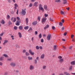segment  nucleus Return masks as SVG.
<instances>
[{"mask_svg":"<svg viewBox=\"0 0 75 75\" xmlns=\"http://www.w3.org/2000/svg\"><path fill=\"white\" fill-rule=\"evenodd\" d=\"M39 8L40 10H41L42 12L44 11V9L42 7V6L41 4H40L39 6Z\"/></svg>","mask_w":75,"mask_h":75,"instance_id":"f257e3e1","label":"nucleus"},{"mask_svg":"<svg viewBox=\"0 0 75 75\" xmlns=\"http://www.w3.org/2000/svg\"><path fill=\"white\" fill-rule=\"evenodd\" d=\"M25 10H26V9H24H24H22L21 13L23 16H25V14H26V11H25Z\"/></svg>","mask_w":75,"mask_h":75,"instance_id":"f03ea898","label":"nucleus"},{"mask_svg":"<svg viewBox=\"0 0 75 75\" xmlns=\"http://www.w3.org/2000/svg\"><path fill=\"white\" fill-rule=\"evenodd\" d=\"M47 20V18H43L42 19V23L44 24L45 23V22Z\"/></svg>","mask_w":75,"mask_h":75,"instance_id":"7ed1b4c3","label":"nucleus"},{"mask_svg":"<svg viewBox=\"0 0 75 75\" xmlns=\"http://www.w3.org/2000/svg\"><path fill=\"white\" fill-rule=\"evenodd\" d=\"M51 35L50 34H49L48 35L47 37V39L49 41L50 40V39H51Z\"/></svg>","mask_w":75,"mask_h":75,"instance_id":"20e7f679","label":"nucleus"},{"mask_svg":"<svg viewBox=\"0 0 75 75\" xmlns=\"http://www.w3.org/2000/svg\"><path fill=\"white\" fill-rule=\"evenodd\" d=\"M29 53L31 54L32 55H34V54H35V53L34 52H32V50H29Z\"/></svg>","mask_w":75,"mask_h":75,"instance_id":"39448f33","label":"nucleus"},{"mask_svg":"<svg viewBox=\"0 0 75 75\" xmlns=\"http://www.w3.org/2000/svg\"><path fill=\"white\" fill-rule=\"evenodd\" d=\"M34 69V67L32 65H31L29 67V69L30 70H33V69Z\"/></svg>","mask_w":75,"mask_h":75,"instance_id":"423d86ee","label":"nucleus"},{"mask_svg":"<svg viewBox=\"0 0 75 75\" xmlns=\"http://www.w3.org/2000/svg\"><path fill=\"white\" fill-rule=\"evenodd\" d=\"M21 22L20 21H16V25H20V23Z\"/></svg>","mask_w":75,"mask_h":75,"instance_id":"0eeeda50","label":"nucleus"},{"mask_svg":"<svg viewBox=\"0 0 75 75\" xmlns=\"http://www.w3.org/2000/svg\"><path fill=\"white\" fill-rule=\"evenodd\" d=\"M45 55L44 54H42L40 56V58L41 59H44Z\"/></svg>","mask_w":75,"mask_h":75,"instance_id":"6e6552de","label":"nucleus"},{"mask_svg":"<svg viewBox=\"0 0 75 75\" xmlns=\"http://www.w3.org/2000/svg\"><path fill=\"white\" fill-rule=\"evenodd\" d=\"M1 23L2 24H5V21L4 20H2L1 21Z\"/></svg>","mask_w":75,"mask_h":75,"instance_id":"1a4fd4ad","label":"nucleus"},{"mask_svg":"<svg viewBox=\"0 0 75 75\" xmlns=\"http://www.w3.org/2000/svg\"><path fill=\"white\" fill-rule=\"evenodd\" d=\"M18 35L19 36L20 38H21L22 37L21 33L20 32L18 33Z\"/></svg>","mask_w":75,"mask_h":75,"instance_id":"9d476101","label":"nucleus"},{"mask_svg":"<svg viewBox=\"0 0 75 75\" xmlns=\"http://www.w3.org/2000/svg\"><path fill=\"white\" fill-rule=\"evenodd\" d=\"M10 65H11V66H13V67H14V66L16 65V64L12 62L10 64Z\"/></svg>","mask_w":75,"mask_h":75,"instance_id":"9b49d317","label":"nucleus"},{"mask_svg":"<svg viewBox=\"0 0 75 75\" xmlns=\"http://www.w3.org/2000/svg\"><path fill=\"white\" fill-rule=\"evenodd\" d=\"M38 4V2L37 1L35 2L34 4H33V6H35L37 5V4Z\"/></svg>","mask_w":75,"mask_h":75,"instance_id":"f8f14e48","label":"nucleus"},{"mask_svg":"<svg viewBox=\"0 0 75 75\" xmlns=\"http://www.w3.org/2000/svg\"><path fill=\"white\" fill-rule=\"evenodd\" d=\"M49 27V25H47L44 28V30H46L47 28H48Z\"/></svg>","mask_w":75,"mask_h":75,"instance_id":"ddd939ff","label":"nucleus"},{"mask_svg":"<svg viewBox=\"0 0 75 75\" xmlns=\"http://www.w3.org/2000/svg\"><path fill=\"white\" fill-rule=\"evenodd\" d=\"M25 22L27 24H28V18H26Z\"/></svg>","mask_w":75,"mask_h":75,"instance_id":"4468645a","label":"nucleus"},{"mask_svg":"<svg viewBox=\"0 0 75 75\" xmlns=\"http://www.w3.org/2000/svg\"><path fill=\"white\" fill-rule=\"evenodd\" d=\"M37 24V21H34L32 23V24L33 25H36Z\"/></svg>","mask_w":75,"mask_h":75,"instance_id":"2eb2a0df","label":"nucleus"},{"mask_svg":"<svg viewBox=\"0 0 75 75\" xmlns=\"http://www.w3.org/2000/svg\"><path fill=\"white\" fill-rule=\"evenodd\" d=\"M46 67L47 66H46V65H43V66L42 69H46Z\"/></svg>","mask_w":75,"mask_h":75,"instance_id":"dca6fc26","label":"nucleus"},{"mask_svg":"<svg viewBox=\"0 0 75 75\" xmlns=\"http://www.w3.org/2000/svg\"><path fill=\"white\" fill-rule=\"evenodd\" d=\"M29 27L28 26H25L24 27V29L25 30H27L28 29Z\"/></svg>","mask_w":75,"mask_h":75,"instance_id":"f3484780","label":"nucleus"},{"mask_svg":"<svg viewBox=\"0 0 75 75\" xmlns=\"http://www.w3.org/2000/svg\"><path fill=\"white\" fill-rule=\"evenodd\" d=\"M44 7L45 10H47V6H46L45 5Z\"/></svg>","mask_w":75,"mask_h":75,"instance_id":"a211bd4d","label":"nucleus"},{"mask_svg":"<svg viewBox=\"0 0 75 75\" xmlns=\"http://www.w3.org/2000/svg\"><path fill=\"white\" fill-rule=\"evenodd\" d=\"M28 60H29L30 61V60H32V57H30V56L28 57Z\"/></svg>","mask_w":75,"mask_h":75,"instance_id":"6ab92c4d","label":"nucleus"},{"mask_svg":"<svg viewBox=\"0 0 75 75\" xmlns=\"http://www.w3.org/2000/svg\"><path fill=\"white\" fill-rule=\"evenodd\" d=\"M55 1L57 3H60L61 2V0H55Z\"/></svg>","mask_w":75,"mask_h":75,"instance_id":"aec40b11","label":"nucleus"},{"mask_svg":"<svg viewBox=\"0 0 75 75\" xmlns=\"http://www.w3.org/2000/svg\"><path fill=\"white\" fill-rule=\"evenodd\" d=\"M75 61H74L71 62V65H75Z\"/></svg>","mask_w":75,"mask_h":75,"instance_id":"412c9836","label":"nucleus"},{"mask_svg":"<svg viewBox=\"0 0 75 75\" xmlns=\"http://www.w3.org/2000/svg\"><path fill=\"white\" fill-rule=\"evenodd\" d=\"M64 61V59H60L59 60V62H62Z\"/></svg>","mask_w":75,"mask_h":75,"instance_id":"4be33fe9","label":"nucleus"},{"mask_svg":"<svg viewBox=\"0 0 75 75\" xmlns=\"http://www.w3.org/2000/svg\"><path fill=\"white\" fill-rule=\"evenodd\" d=\"M19 30H21L23 29V26H20L19 27Z\"/></svg>","mask_w":75,"mask_h":75,"instance_id":"5701e85b","label":"nucleus"},{"mask_svg":"<svg viewBox=\"0 0 75 75\" xmlns=\"http://www.w3.org/2000/svg\"><path fill=\"white\" fill-rule=\"evenodd\" d=\"M3 56H4V57L6 58H7L8 57V56H7V55L6 54H4L3 55Z\"/></svg>","mask_w":75,"mask_h":75,"instance_id":"b1692460","label":"nucleus"},{"mask_svg":"<svg viewBox=\"0 0 75 75\" xmlns=\"http://www.w3.org/2000/svg\"><path fill=\"white\" fill-rule=\"evenodd\" d=\"M42 38V34L41 33H40L39 35V38Z\"/></svg>","mask_w":75,"mask_h":75,"instance_id":"393cba45","label":"nucleus"},{"mask_svg":"<svg viewBox=\"0 0 75 75\" xmlns=\"http://www.w3.org/2000/svg\"><path fill=\"white\" fill-rule=\"evenodd\" d=\"M16 21V18H14L13 20V23H15Z\"/></svg>","mask_w":75,"mask_h":75,"instance_id":"a878e982","label":"nucleus"},{"mask_svg":"<svg viewBox=\"0 0 75 75\" xmlns=\"http://www.w3.org/2000/svg\"><path fill=\"white\" fill-rule=\"evenodd\" d=\"M4 42L3 43V45H5V44H6V43H7V42H8V41L7 40H5Z\"/></svg>","mask_w":75,"mask_h":75,"instance_id":"bb28decb","label":"nucleus"},{"mask_svg":"<svg viewBox=\"0 0 75 75\" xmlns=\"http://www.w3.org/2000/svg\"><path fill=\"white\" fill-rule=\"evenodd\" d=\"M63 0V4H67V0Z\"/></svg>","mask_w":75,"mask_h":75,"instance_id":"cd10ccee","label":"nucleus"},{"mask_svg":"<svg viewBox=\"0 0 75 75\" xmlns=\"http://www.w3.org/2000/svg\"><path fill=\"white\" fill-rule=\"evenodd\" d=\"M54 50H57V46L56 45L54 46Z\"/></svg>","mask_w":75,"mask_h":75,"instance_id":"c85d7f7f","label":"nucleus"},{"mask_svg":"<svg viewBox=\"0 0 75 75\" xmlns=\"http://www.w3.org/2000/svg\"><path fill=\"white\" fill-rule=\"evenodd\" d=\"M36 50H39L40 48V47L38 46H36Z\"/></svg>","mask_w":75,"mask_h":75,"instance_id":"c756f323","label":"nucleus"},{"mask_svg":"<svg viewBox=\"0 0 75 75\" xmlns=\"http://www.w3.org/2000/svg\"><path fill=\"white\" fill-rule=\"evenodd\" d=\"M59 25L60 26H62V23L61 22H59Z\"/></svg>","mask_w":75,"mask_h":75,"instance_id":"7c9ffc66","label":"nucleus"},{"mask_svg":"<svg viewBox=\"0 0 75 75\" xmlns=\"http://www.w3.org/2000/svg\"><path fill=\"white\" fill-rule=\"evenodd\" d=\"M60 14H62V15L64 14V12L63 11H61L60 12Z\"/></svg>","mask_w":75,"mask_h":75,"instance_id":"2f4dec72","label":"nucleus"},{"mask_svg":"<svg viewBox=\"0 0 75 75\" xmlns=\"http://www.w3.org/2000/svg\"><path fill=\"white\" fill-rule=\"evenodd\" d=\"M40 19H41V17L38 16V19L39 20V21H40Z\"/></svg>","mask_w":75,"mask_h":75,"instance_id":"473e14b6","label":"nucleus"},{"mask_svg":"<svg viewBox=\"0 0 75 75\" xmlns=\"http://www.w3.org/2000/svg\"><path fill=\"white\" fill-rule=\"evenodd\" d=\"M33 30V29H32V28L31 27L29 28V30H28V31H32Z\"/></svg>","mask_w":75,"mask_h":75,"instance_id":"72a5a7b5","label":"nucleus"},{"mask_svg":"<svg viewBox=\"0 0 75 75\" xmlns=\"http://www.w3.org/2000/svg\"><path fill=\"white\" fill-rule=\"evenodd\" d=\"M25 55H27V56H28L29 55V53L27 52H26L25 53Z\"/></svg>","mask_w":75,"mask_h":75,"instance_id":"f704fd0d","label":"nucleus"},{"mask_svg":"<svg viewBox=\"0 0 75 75\" xmlns=\"http://www.w3.org/2000/svg\"><path fill=\"white\" fill-rule=\"evenodd\" d=\"M8 24H9V25H10V24H12V23H11V21H9L8 22Z\"/></svg>","mask_w":75,"mask_h":75,"instance_id":"c9c22d12","label":"nucleus"},{"mask_svg":"<svg viewBox=\"0 0 75 75\" xmlns=\"http://www.w3.org/2000/svg\"><path fill=\"white\" fill-rule=\"evenodd\" d=\"M48 16V15L47 14H45L44 15V16L45 17H47Z\"/></svg>","mask_w":75,"mask_h":75,"instance_id":"e433bc0d","label":"nucleus"},{"mask_svg":"<svg viewBox=\"0 0 75 75\" xmlns=\"http://www.w3.org/2000/svg\"><path fill=\"white\" fill-rule=\"evenodd\" d=\"M10 16L9 15H7V19H10Z\"/></svg>","mask_w":75,"mask_h":75,"instance_id":"4c0bfd02","label":"nucleus"},{"mask_svg":"<svg viewBox=\"0 0 75 75\" xmlns=\"http://www.w3.org/2000/svg\"><path fill=\"white\" fill-rule=\"evenodd\" d=\"M72 66H70L69 68V70H71L72 69Z\"/></svg>","mask_w":75,"mask_h":75,"instance_id":"58836bf2","label":"nucleus"},{"mask_svg":"<svg viewBox=\"0 0 75 75\" xmlns=\"http://www.w3.org/2000/svg\"><path fill=\"white\" fill-rule=\"evenodd\" d=\"M58 58L59 59H62V57H61V56H59L58 57Z\"/></svg>","mask_w":75,"mask_h":75,"instance_id":"ea45409f","label":"nucleus"},{"mask_svg":"<svg viewBox=\"0 0 75 75\" xmlns=\"http://www.w3.org/2000/svg\"><path fill=\"white\" fill-rule=\"evenodd\" d=\"M74 35H71V38H72V39H74Z\"/></svg>","mask_w":75,"mask_h":75,"instance_id":"a19ab883","label":"nucleus"},{"mask_svg":"<svg viewBox=\"0 0 75 75\" xmlns=\"http://www.w3.org/2000/svg\"><path fill=\"white\" fill-rule=\"evenodd\" d=\"M14 6L15 7H18V5H17V4H14Z\"/></svg>","mask_w":75,"mask_h":75,"instance_id":"79ce46f5","label":"nucleus"},{"mask_svg":"<svg viewBox=\"0 0 75 75\" xmlns=\"http://www.w3.org/2000/svg\"><path fill=\"white\" fill-rule=\"evenodd\" d=\"M11 37L12 38V40H14V36L13 35H11Z\"/></svg>","mask_w":75,"mask_h":75,"instance_id":"37998d69","label":"nucleus"},{"mask_svg":"<svg viewBox=\"0 0 75 75\" xmlns=\"http://www.w3.org/2000/svg\"><path fill=\"white\" fill-rule=\"evenodd\" d=\"M41 42H44V39H41Z\"/></svg>","mask_w":75,"mask_h":75,"instance_id":"c03bdc74","label":"nucleus"},{"mask_svg":"<svg viewBox=\"0 0 75 75\" xmlns=\"http://www.w3.org/2000/svg\"><path fill=\"white\" fill-rule=\"evenodd\" d=\"M14 30H17V26H15L14 27Z\"/></svg>","mask_w":75,"mask_h":75,"instance_id":"a18cd8bd","label":"nucleus"},{"mask_svg":"<svg viewBox=\"0 0 75 75\" xmlns=\"http://www.w3.org/2000/svg\"><path fill=\"white\" fill-rule=\"evenodd\" d=\"M67 32H65L64 34V36H65V35H67Z\"/></svg>","mask_w":75,"mask_h":75,"instance_id":"49530a36","label":"nucleus"},{"mask_svg":"<svg viewBox=\"0 0 75 75\" xmlns=\"http://www.w3.org/2000/svg\"><path fill=\"white\" fill-rule=\"evenodd\" d=\"M52 29L53 30H55V27H54V26H52Z\"/></svg>","mask_w":75,"mask_h":75,"instance_id":"de8ad7c7","label":"nucleus"},{"mask_svg":"<svg viewBox=\"0 0 75 75\" xmlns=\"http://www.w3.org/2000/svg\"><path fill=\"white\" fill-rule=\"evenodd\" d=\"M49 20H50V21H51L52 22V21H54V20H53L52 19H51V18H50Z\"/></svg>","mask_w":75,"mask_h":75,"instance_id":"09e8293b","label":"nucleus"},{"mask_svg":"<svg viewBox=\"0 0 75 75\" xmlns=\"http://www.w3.org/2000/svg\"><path fill=\"white\" fill-rule=\"evenodd\" d=\"M29 6L30 7H32V6H33V4H32L31 3L30 4Z\"/></svg>","mask_w":75,"mask_h":75,"instance_id":"8fccbe9b","label":"nucleus"},{"mask_svg":"<svg viewBox=\"0 0 75 75\" xmlns=\"http://www.w3.org/2000/svg\"><path fill=\"white\" fill-rule=\"evenodd\" d=\"M3 57H1L0 58V61H2V60H3Z\"/></svg>","mask_w":75,"mask_h":75,"instance_id":"3c124183","label":"nucleus"},{"mask_svg":"<svg viewBox=\"0 0 75 75\" xmlns=\"http://www.w3.org/2000/svg\"><path fill=\"white\" fill-rule=\"evenodd\" d=\"M39 48H40V50H42V46H40Z\"/></svg>","mask_w":75,"mask_h":75,"instance_id":"603ef678","label":"nucleus"},{"mask_svg":"<svg viewBox=\"0 0 75 75\" xmlns=\"http://www.w3.org/2000/svg\"><path fill=\"white\" fill-rule=\"evenodd\" d=\"M16 18H17V19L18 20H20V18L18 17H17Z\"/></svg>","mask_w":75,"mask_h":75,"instance_id":"864d4df0","label":"nucleus"},{"mask_svg":"<svg viewBox=\"0 0 75 75\" xmlns=\"http://www.w3.org/2000/svg\"><path fill=\"white\" fill-rule=\"evenodd\" d=\"M13 18H14L13 17H12L11 18V21H12V22H13Z\"/></svg>","mask_w":75,"mask_h":75,"instance_id":"5fc2aeb1","label":"nucleus"},{"mask_svg":"<svg viewBox=\"0 0 75 75\" xmlns=\"http://www.w3.org/2000/svg\"><path fill=\"white\" fill-rule=\"evenodd\" d=\"M26 52V50H23V53H25V52Z\"/></svg>","mask_w":75,"mask_h":75,"instance_id":"6e6d98bb","label":"nucleus"},{"mask_svg":"<svg viewBox=\"0 0 75 75\" xmlns=\"http://www.w3.org/2000/svg\"><path fill=\"white\" fill-rule=\"evenodd\" d=\"M35 35H37V34H38V32H37V31H35Z\"/></svg>","mask_w":75,"mask_h":75,"instance_id":"4d7b16f0","label":"nucleus"},{"mask_svg":"<svg viewBox=\"0 0 75 75\" xmlns=\"http://www.w3.org/2000/svg\"><path fill=\"white\" fill-rule=\"evenodd\" d=\"M68 73H67V71H65L64 72V75H65V74H67Z\"/></svg>","mask_w":75,"mask_h":75,"instance_id":"13d9d810","label":"nucleus"},{"mask_svg":"<svg viewBox=\"0 0 75 75\" xmlns=\"http://www.w3.org/2000/svg\"><path fill=\"white\" fill-rule=\"evenodd\" d=\"M62 23H64V19H62Z\"/></svg>","mask_w":75,"mask_h":75,"instance_id":"bf43d9fd","label":"nucleus"},{"mask_svg":"<svg viewBox=\"0 0 75 75\" xmlns=\"http://www.w3.org/2000/svg\"><path fill=\"white\" fill-rule=\"evenodd\" d=\"M2 65H3V63H2V62H0V66H1Z\"/></svg>","mask_w":75,"mask_h":75,"instance_id":"052dcab7","label":"nucleus"},{"mask_svg":"<svg viewBox=\"0 0 75 75\" xmlns=\"http://www.w3.org/2000/svg\"><path fill=\"white\" fill-rule=\"evenodd\" d=\"M3 33H2L0 34V36H3Z\"/></svg>","mask_w":75,"mask_h":75,"instance_id":"680f3d73","label":"nucleus"},{"mask_svg":"<svg viewBox=\"0 0 75 75\" xmlns=\"http://www.w3.org/2000/svg\"><path fill=\"white\" fill-rule=\"evenodd\" d=\"M8 61H11V58H9V59H8Z\"/></svg>","mask_w":75,"mask_h":75,"instance_id":"e2e57ef3","label":"nucleus"},{"mask_svg":"<svg viewBox=\"0 0 75 75\" xmlns=\"http://www.w3.org/2000/svg\"><path fill=\"white\" fill-rule=\"evenodd\" d=\"M35 1V0H31V2H34V1Z\"/></svg>","mask_w":75,"mask_h":75,"instance_id":"0e129e2a","label":"nucleus"},{"mask_svg":"<svg viewBox=\"0 0 75 75\" xmlns=\"http://www.w3.org/2000/svg\"><path fill=\"white\" fill-rule=\"evenodd\" d=\"M64 29L65 28H64V27H62V30H64Z\"/></svg>","mask_w":75,"mask_h":75,"instance_id":"69168bd1","label":"nucleus"},{"mask_svg":"<svg viewBox=\"0 0 75 75\" xmlns=\"http://www.w3.org/2000/svg\"><path fill=\"white\" fill-rule=\"evenodd\" d=\"M37 60H35V64H37Z\"/></svg>","mask_w":75,"mask_h":75,"instance_id":"338daca9","label":"nucleus"},{"mask_svg":"<svg viewBox=\"0 0 75 75\" xmlns=\"http://www.w3.org/2000/svg\"><path fill=\"white\" fill-rule=\"evenodd\" d=\"M34 40V37L32 38V41H33Z\"/></svg>","mask_w":75,"mask_h":75,"instance_id":"774afa93","label":"nucleus"}]
</instances>
